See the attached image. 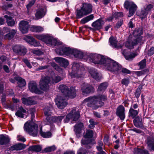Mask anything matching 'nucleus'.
<instances>
[{
    "label": "nucleus",
    "instance_id": "f03ea898",
    "mask_svg": "<svg viewBox=\"0 0 154 154\" xmlns=\"http://www.w3.org/2000/svg\"><path fill=\"white\" fill-rule=\"evenodd\" d=\"M35 111L34 108H31L30 109L31 114V121H27L24 125V130L29 134L34 137L37 135L38 132V126L37 124L34 123L33 120L35 117L34 112Z\"/></svg>",
    "mask_w": 154,
    "mask_h": 154
},
{
    "label": "nucleus",
    "instance_id": "423d86ee",
    "mask_svg": "<svg viewBox=\"0 0 154 154\" xmlns=\"http://www.w3.org/2000/svg\"><path fill=\"white\" fill-rule=\"evenodd\" d=\"M59 88L64 96H76V91L75 87H71L69 88L66 85H60Z\"/></svg>",
    "mask_w": 154,
    "mask_h": 154
},
{
    "label": "nucleus",
    "instance_id": "69168bd1",
    "mask_svg": "<svg viewBox=\"0 0 154 154\" xmlns=\"http://www.w3.org/2000/svg\"><path fill=\"white\" fill-rule=\"evenodd\" d=\"M153 7V5L151 4H149L147 5L145 8V10L148 12L151 11V9Z\"/></svg>",
    "mask_w": 154,
    "mask_h": 154
},
{
    "label": "nucleus",
    "instance_id": "052dcab7",
    "mask_svg": "<svg viewBox=\"0 0 154 154\" xmlns=\"http://www.w3.org/2000/svg\"><path fill=\"white\" fill-rule=\"evenodd\" d=\"M89 122L90 124L89 125V127L90 128H93L95 127V125L97 124L96 122H94L92 119H90Z\"/></svg>",
    "mask_w": 154,
    "mask_h": 154
},
{
    "label": "nucleus",
    "instance_id": "7c9ffc66",
    "mask_svg": "<svg viewBox=\"0 0 154 154\" xmlns=\"http://www.w3.org/2000/svg\"><path fill=\"white\" fill-rule=\"evenodd\" d=\"M23 103L26 105H31L36 103V102L32 100L31 98L29 97L28 98H23L22 99Z\"/></svg>",
    "mask_w": 154,
    "mask_h": 154
},
{
    "label": "nucleus",
    "instance_id": "9b49d317",
    "mask_svg": "<svg viewBox=\"0 0 154 154\" xmlns=\"http://www.w3.org/2000/svg\"><path fill=\"white\" fill-rule=\"evenodd\" d=\"M28 88L31 92L36 94H41L43 93L42 91L38 88L37 83L33 81L29 82L28 84Z\"/></svg>",
    "mask_w": 154,
    "mask_h": 154
},
{
    "label": "nucleus",
    "instance_id": "13d9d810",
    "mask_svg": "<svg viewBox=\"0 0 154 154\" xmlns=\"http://www.w3.org/2000/svg\"><path fill=\"white\" fill-rule=\"evenodd\" d=\"M154 54V47H151L147 52V55L148 56H151Z\"/></svg>",
    "mask_w": 154,
    "mask_h": 154
},
{
    "label": "nucleus",
    "instance_id": "4d7b16f0",
    "mask_svg": "<svg viewBox=\"0 0 154 154\" xmlns=\"http://www.w3.org/2000/svg\"><path fill=\"white\" fill-rule=\"evenodd\" d=\"M22 61L26 64L27 67L30 69L32 68V66L30 63L29 61L27 58H24L22 60Z\"/></svg>",
    "mask_w": 154,
    "mask_h": 154
},
{
    "label": "nucleus",
    "instance_id": "680f3d73",
    "mask_svg": "<svg viewBox=\"0 0 154 154\" xmlns=\"http://www.w3.org/2000/svg\"><path fill=\"white\" fill-rule=\"evenodd\" d=\"M36 0H32L30 1L29 3L26 5V7L27 9L31 8L35 4Z\"/></svg>",
    "mask_w": 154,
    "mask_h": 154
},
{
    "label": "nucleus",
    "instance_id": "6ab92c4d",
    "mask_svg": "<svg viewBox=\"0 0 154 154\" xmlns=\"http://www.w3.org/2000/svg\"><path fill=\"white\" fill-rule=\"evenodd\" d=\"M54 59L55 61L58 63L61 66L66 68L69 65V62L66 59L60 57H57Z\"/></svg>",
    "mask_w": 154,
    "mask_h": 154
},
{
    "label": "nucleus",
    "instance_id": "1a4fd4ad",
    "mask_svg": "<svg viewBox=\"0 0 154 154\" xmlns=\"http://www.w3.org/2000/svg\"><path fill=\"white\" fill-rule=\"evenodd\" d=\"M50 81V78L48 76H46L41 79L39 84L40 89L45 91H48L49 88V84Z\"/></svg>",
    "mask_w": 154,
    "mask_h": 154
},
{
    "label": "nucleus",
    "instance_id": "bf43d9fd",
    "mask_svg": "<svg viewBox=\"0 0 154 154\" xmlns=\"http://www.w3.org/2000/svg\"><path fill=\"white\" fill-rule=\"evenodd\" d=\"M130 81L128 79L125 78L122 79L121 81V83L123 85H124L126 86H128L129 83Z\"/></svg>",
    "mask_w": 154,
    "mask_h": 154
},
{
    "label": "nucleus",
    "instance_id": "dca6fc26",
    "mask_svg": "<svg viewBox=\"0 0 154 154\" xmlns=\"http://www.w3.org/2000/svg\"><path fill=\"white\" fill-rule=\"evenodd\" d=\"M108 86V84L107 82H103L100 84L98 86L97 90V92L99 94L97 96L94 95L93 96H105L103 94L106 89Z\"/></svg>",
    "mask_w": 154,
    "mask_h": 154
},
{
    "label": "nucleus",
    "instance_id": "a19ab883",
    "mask_svg": "<svg viewBox=\"0 0 154 154\" xmlns=\"http://www.w3.org/2000/svg\"><path fill=\"white\" fill-rule=\"evenodd\" d=\"M146 59L144 58L139 63L138 65L140 66V69H142L145 68L146 66Z\"/></svg>",
    "mask_w": 154,
    "mask_h": 154
},
{
    "label": "nucleus",
    "instance_id": "20e7f679",
    "mask_svg": "<svg viewBox=\"0 0 154 154\" xmlns=\"http://www.w3.org/2000/svg\"><path fill=\"white\" fill-rule=\"evenodd\" d=\"M84 69L81 67L80 64L76 62L72 63L71 71H69V74L72 78L83 77Z\"/></svg>",
    "mask_w": 154,
    "mask_h": 154
},
{
    "label": "nucleus",
    "instance_id": "a211bd4d",
    "mask_svg": "<svg viewBox=\"0 0 154 154\" xmlns=\"http://www.w3.org/2000/svg\"><path fill=\"white\" fill-rule=\"evenodd\" d=\"M4 29L6 32H8V34L4 35L5 39L10 40L13 38L16 33V31L14 29L10 30L9 28L7 27H5Z\"/></svg>",
    "mask_w": 154,
    "mask_h": 154
},
{
    "label": "nucleus",
    "instance_id": "5701e85b",
    "mask_svg": "<svg viewBox=\"0 0 154 154\" xmlns=\"http://www.w3.org/2000/svg\"><path fill=\"white\" fill-rule=\"evenodd\" d=\"M14 79L17 82L18 86L20 88L24 87L26 85L25 80L19 76L14 77Z\"/></svg>",
    "mask_w": 154,
    "mask_h": 154
},
{
    "label": "nucleus",
    "instance_id": "2eb2a0df",
    "mask_svg": "<svg viewBox=\"0 0 154 154\" xmlns=\"http://www.w3.org/2000/svg\"><path fill=\"white\" fill-rule=\"evenodd\" d=\"M103 19V18L100 17L92 23L91 26L94 28L95 30H100L102 29L103 26L105 23Z\"/></svg>",
    "mask_w": 154,
    "mask_h": 154
},
{
    "label": "nucleus",
    "instance_id": "f257e3e1",
    "mask_svg": "<svg viewBox=\"0 0 154 154\" xmlns=\"http://www.w3.org/2000/svg\"><path fill=\"white\" fill-rule=\"evenodd\" d=\"M88 59L95 64L103 65L107 70L115 72L120 69L122 66L117 62L110 58L97 54H90Z\"/></svg>",
    "mask_w": 154,
    "mask_h": 154
},
{
    "label": "nucleus",
    "instance_id": "8fccbe9b",
    "mask_svg": "<svg viewBox=\"0 0 154 154\" xmlns=\"http://www.w3.org/2000/svg\"><path fill=\"white\" fill-rule=\"evenodd\" d=\"M144 150H142L140 149L135 148L134 150V154H143Z\"/></svg>",
    "mask_w": 154,
    "mask_h": 154
},
{
    "label": "nucleus",
    "instance_id": "c85d7f7f",
    "mask_svg": "<svg viewBox=\"0 0 154 154\" xmlns=\"http://www.w3.org/2000/svg\"><path fill=\"white\" fill-rule=\"evenodd\" d=\"M25 147L26 146L24 144L19 143L11 146L10 149L11 150H19L24 149Z\"/></svg>",
    "mask_w": 154,
    "mask_h": 154
},
{
    "label": "nucleus",
    "instance_id": "0e129e2a",
    "mask_svg": "<svg viewBox=\"0 0 154 154\" xmlns=\"http://www.w3.org/2000/svg\"><path fill=\"white\" fill-rule=\"evenodd\" d=\"M103 146H97L96 148L98 152L97 154H105V152L102 150Z\"/></svg>",
    "mask_w": 154,
    "mask_h": 154
},
{
    "label": "nucleus",
    "instance_id": "ea45409f",
    "mask_svg": "<svg viewBox=\"0 0 154 154\" xmlns=\"http://www.w3.org/2000/svg\"><path fill=\"white\" fill-rule=\"evenodd\" d=\"M52 117L51 116H46V118L44 120L43 124L44 125H50L53 123L52 120Z\"/></svg>",
    "mask_w": 154,
    "mask_h": 154
},
{
    "label": "nucleus",
    "instance_id": "c756f323",
    "mask_svg": "<svg viewBox=\"0 0 154 154\" xmlns=\"http://www.w3.org/2000/svg\"><path fill=\"white\" fill-rule=\"evenodd\" d=\"M134 125L137 127L140 128L142 126V119L141 117L137 116L133 120Z\"/></svg>",
    "mask_w": 154,
    "mask_h": 154
},
{
    "label": "nucleus",
    "instance_id": "c03bdc74",
    "mask_svg": "<svg viewBox=\"0 0 154 154\" xmlns=\"http://www.w3.org/2000/svg\"><path fill=\"white\" fill-rule=\"evenodd\" d=\"M65 47H60L56 49V53L59 55H64Z\"/></svg>",
    "mask_w": 154,
    "mask_h": 154
},
{
    "label": "nucleus",
    "instance_id": "412c9836",
    "mask_svg": "<svg viewBox=\"0 0 154 154\" xmlns=\"http://www.w3.org/2000/svg\"><path fill=\"white\" fill-rule=\"evenodd\" d=\"M147 146L151 150L154 151V138L152 136H148L145 140Z\"/></svg>",
    "mask_w": 154,
    "mask_h": 154
},
{
    "label": "nucleus",
    "instance_id": "7ed1b4c3",
    "mask_svg": "<svg viewBox=\"0 0 154 154\" xmlns=\"http://www.w3.org/2000/svg\"><path fill=\"white\" fill-rule=\"evenodd\" d=\"M93 5L90 3L83 2L80 9L76 10V18L79 19L91 14L93 11Z\"/></svg>",
    "mask_w": 154,
    "mask_h": 154
},
{
    "label": "nucleus",
    "instance_id": "6e6d98bb",
    "mask_svg": "<svg viewBox=\"0 0 154 154\" xmlns=\"http://www.w3.org/2000/svg\"><path fill=\"white\" fill-rule=\"evenodd\" d=\"M56 148L55 146H49L45 148L44 151L46 152H51L52 151H54L56 149Z\"/></svg>",
    "mask_w": 154,
    "mask_h": 154
},
{
    "label": "nucleus",
    "instance_id": "b1692460",
    "mask_svg": "<svg viewBox=\"0 0 154 154\" xmlns=\"http://www.w3.org/2000/svg\"><path fill=\"white\" fill-rule=\"evenodd\" d=\"M83 126V124L81 122L77 123L74 126V130L75 132V134L78 137H80L81 130Z\"/></svg>",
    "mask_w": 154,
    "mask_h": 154
},
{
    "label": "nucleus",
    "instance_id": "49530a36",
    "mask_svg": "<svg viewBox=\"0 0 154 154\" xmlns=\"http://www.w3.org/2000/svg\"><path fill=\"white\" fill-rule=\"evenodd\" d=\"M32 28L33 32H41L43 30V29L41 26H33Z\"/></svg>",
    "mask_w": 154,
    "mask_h": 154
},
{
    "label": "nucleus",
    "instance_id": "e433bc0d",
    "mask_svg": "<svg viewBox=\"0 0 154 154\" xmlns=\"http://www.w3.org/2000/svg\"><path fill=\"white\" fill-rule=\"evenodd\" d=\"M29 149L36 152H39L41 150L42 147L39 145H36L29 147Z\"/></svg>",
    "mask_w": 154,
    "mask_h": 154
},
{
    "label": "nucleus",
    "instance_id": "37998d69",
    "mask_svg": "<svg viewBox=\"0 0 154 154\" xmlns=\"http://www.w3.org/2000/svg\"><path fill=\"white\" fill-rule=\"evenodd\" d=\"M93 132L92 130H88L86 131V134L84 135V137L85 138H91L93 136Z\"/></svg>",
    "mask_w": 154,
    "mask_h": 154
},
{
    "label": "nucleus",
    "instance_id": "c9c22d12",
    "mask_svg": "<svg viewBox=\"0 0 154 154\" xmlns=\"http://www.w3.org/2000/svg\"><path fill=\"white\" fill-rule=\"evenodd\" d=\"M40 133L41 135L44 138H49L51 137L52 134L50 131L47 132H44L42 131V129L41 128L40 131Z\"/></svg>",
    "mask_w": 154,
    "mask_h": 154
},
{
    "label": "nucleus",
    "instance_id": "cd10ccee",
    "mask_svg": "<svg viewBox=\"0 0 154 154\" xmlns=\"http://www.w3.org/2000/svg\"><path fill=\"white\" fill-rule=\"evenodd\" d=\"M109 42L110 43V45L114 47L115 48H121V46H119L117 45V41L115 38L113 36H111L109 40Z\"/></svg>",
    "mask_w": 154,
    "mask_h": 154
},
{
    "label": "nucleus",
    "instance_id": "864d4df0",
    "mask_svg": "<svg viewBox=\"0 0 154 154\" xmlns=\"http://www.w3.org/2000/svg\"><path fill=\"white\" fill-rule=\"evenodd\" d=\"M148 12L145 10H142L140 14V18L141 19L145 18L147 15Z\"/></svg>",
    "mask_w": 154,
    "mask_h": 154
},
{
    "label": "nucleus",
    "instance_id": "79ce46f5",
    "mask_svg": "<svg viewBox=\"0 0 154 154\" xmlns=\"http://www.w3.org/2000/svg\"><path fill=\"white\" fill-rule=\"evenodd\" d=\"M73 48H71L69 47H65L64 55H69L72 54Z\"/></svg>",
    "mask_w": 154,
    "mask_h": 154
},
{
    "label": "nucleus",
    "instance_id": "aec40b11",
    "mask_svg": "<svg viewBox=\"0 0 154 154\" xmlns=\"http://www.w3.org/2000/svg\"><path fill=\"white\" fill-rule=\"evenodd\" d=\"M125 108L122 105H120L117 109L116 114L122 120L125 118V116L124 113Z\"/></svg>",
    "mask_w": 154,
    "mask_h": 154
},
{
    "label": "nucleus",
    "instance_id": "72a5a7b5",
    "mask_svg": "<svg viewBox=\"0 0 154 154\" xmlns=\"http://www.w3.org/2000/svg\"><path fill=\"white\" fill-rule=\"evenodd\" d=\"M64 116H60L52 117V122H53L56 123L57 125H60Z\"/></svg>",
    "mask_w": 154,
    "mask_h": 154
},
{
    "label": "nucleus",
    "instance_id": "3c124183",
    "mask_svg": "<svg viewBox=\"0 0 154 154\" xmlns=\"http://www.w3.org/2000/svg\"><path fill=\"white\" fill-rule=\"evenodd\" d=\"M123 24V20L121 19L117 21L116 25L114 26V27L116 29H119L122 25Z\"/></svg>",
    "mask_w": 154,
    "mask_h": 154
},
{
    "label": "nucleus",
    "instance_id": "4c0bfd02",
    "mask_svg": "<svg viewBox=\"0 0 154 154\" xmlns=\"http://www.w3.org/2000/svg\"><path fill=\"white\" fill-rule=\"evenodd\" d=\"M94 88L91 85H89L86 87L85 89L83 90V93L88 94L90 93L94 92Z\"/></svg>",
    "mask_w": 154,
    "mask_h": 154
},
{
    "label": "nucleus",
    "instance_id": "e2e57ef3",
    "mask_svg": "<svg viewBox=\"0 0 154 154\" xmlns=\"http://www.w3.org/2000/svg\"><path fill=\"white\" fill-rule=\"evenodd\" d=\"M121 72L122 73L124 74H131V71L125 68H122Z\"/></svg>",
    "mask_w": 154,
    "mask_h": 154
},
{
    "label": "nucleus",
    "instance_id": "f704fd0d",
    "mask_svg": "<svg viewBox=\"0 0 154 154\" xmlns=\"http://www.w3.org/2000/svg\"><path fill=\"white\" fill-rule=\"evenodd\" d=\"M134 42L133 40H131L127 41L125 44V46L129 49H132L134 48V46L136 45L134 44Z\"/></svg>",
    "mask_w": 154,
    "mask_h": 154
},
{
    "label": "nucleus",
    "instance_id": "f3484780",
    "mask_svg": "<svg viewBox=\"0 0 154 154\" xmlns=\"http://www.w3.org/2000/svg\"><path fill=\"white\" fill-rule=\"evenodd\" d=\"M25 40L29 44L34 47L38 46L40 45L39 42L35 40L34 38L30 35H27Z\"/></svg>",
    "mask_w": 154,
    "mask_h": 154
},
{
    "label": "nucleus",
    "instance_id": "338daca9",
    "mask_svg": "<svg viewBox=\"0 0 154 154\" xmlns=\"http://www.w3.org/2000/svg\"><path fill=\"white\" fill-rule=\"evenodd\" d=\"M103 141L105 144L108 145L109 144V136L108 135H105L104 137Z\"/></svg>",
    "mask_w": 154,
    "mask_h": 154
},
{
    "label": "nucleus",
    "instance_id": "4468645a",
    "mask_svg": "<svg viewBox=\"0 0 154 154\" xmlns=\"http://www.w3.org/2000/svg\"><path fill=\"white\" fill-rule=\"evenodd\" d=\"M19 29L21 32L23 34L27 33L29 27V23L26 21L22 20L19 24Z\"/></svg>",
    "mask_w": 154,
    "mask_h": 154
},
{
    "label": "nucleus",
    "instance_id": "09e8293b",
    "mask_svg": "<svg viewBox=\"0 0 154 154\" xmlns=\"http://www.w3.org/2000/svg\"><path fill=\"white\" fill-rule=\"evenodd\" d=\"M112 15H113L114 18L117 19L120 17H123V14L122 12H117L114 13H112Z\"/></svg>",
    "mask_w": 154,
    "mask_h": 154
},
{
    "label": "nucleus",
    "instance_id": "6e6552de",
    "mask_svg": "<svg viewBox=\"0 0 154 154\" xmlns=\"http://www.w3.org/2000/svg\"><path fill=\"white\" fill-rule=\"evenodd\" d=\"M124 6L126 10H129V14L128 16L129 17L134 15L137 8V6L133 2H129L127 0L125 1Z\"/></svg>",
    "mask_w": 154,
    "mask_h": 154
},
{
    "label": "nucleus",
    "instance_id": "f8f14e48",
    "mask_svg": "<svg viewBox=\"0 0 154 154\" xmlns=\"http://www.w3.org/2000/svg\"><path fill=\"white\" fill-rule=\"evenodd\" d=\"M69 97H57L55 100L56 104L60 109H63L67 104V101Z\"/></svg>",
    "mask_w": 154,
    "mask_h": 154
},
{
    "label": "nucleus",
    "instance_id": "4be33fe9",
    "mask_svg": "<svg viewBox=\"0 0 154 154\" xmlns=\"http://www.w3.org/2000/svg\"><path fill=\"white\" fill-rule=\"evenodd\" d=\"M46 12L43 8H39L37 9L35 14V17L38 19H40L45 15Z\"/></svg>",
    "mask_w": 154,
    "mask_h": 154
},
{
    "label": "nucleus",
    "instance_id": "774afa93",
    "mask_svg": "<svg viewBox=\"0 0 154 154\" xmlns=\"http://www.w3.org/2000/svg\"><path fill=\"white\" fill-rule=\"evenodd\" d=\"M86 150L82 148H81L78 151V154H86Z\"/></svg>",
    "mask_w": 154,
    "mask_h": 154
},
{
    "label": "nucleus",
    "instance_id": "a878e982",
    "mask_svg": "<svg viewBox=\"0 0 154 154\" xmlns=\"http://www.w3.org/2000/svg\"><path fill=\"white\" fill-rule=\"evenodd\" d=\"M10 141V139L9 137L4 134L0 135V144L2 145H6L8 144Z\"/></svg>",
    "mask_w": 154,
    "mask_h": 154
},
{
    "label": "nucleus",
    "instance_id": "0eeeda50",
    "mask_svg": "<svg viewBox=\"0 0 154 154\" xmlns=\"http://www.w3.org/2000/svg\"><path fill=\"white\" fill-rule=\"evenodd\" d=\"M102 97H89L86 99L85 101L88 102V104L90 107H93V106L96 105L97 109L99 107L103 106L104 103L102 101H99Z\"/></svg>",
    "mask_w": 154,
    "mask_h": 154
},
{
    "label": "nucleus",
    "instance_id": "39448f33",
    "mask_svg": "<svg viewBox=\"0 0 154 154\" xmlns=\"http://www.w3.org/2000/svg\"><path fill=\"white\" fill-rule=\"evenodd\" d=\"M36 38L45 43L48 45L58 46L62 45L63 43L48 35H35Z\"/></svg>",
    "mask_w": 154,
    "mask_h": 154
},
{
    "label": "nucleus",
    "instance_id": "bb28decb",
    "mask_svg": "<svg viewBox=\"0 0 154 154\" xmlns=\"http://www.w3.org/2000/svg\"><path fill=\"white\" fill-rule=\"evenodd\" d=\"M72 55H73L75 58L79 59L83 58L84 56V54L82 52L74 48L73 49Z\"/></svg>",
    "mask_w": 154,
    "mask_h": 154
},
{
    "label": "nucleus",
    "instance_id": "9d476101",
    "mask_svg": "<svg viewBox=\"0 0 154 154\" xmlns=\"http://www.w3.org/2000/svg\"><path fill=\"white\" fill-rule=\"evenodd\" d=\"M79 117V113L78 111H76L75 109H72L70 112L66 116L65 119H64V122L65 123L68 122L70 119L73 121H77Z\"/></svg>",
    "mask_w": 154,
    "mask_h": 154
},
{
    "label": "nucleus",
    "instance_id": "5fc2aeb1",
    "mask_svg": "<svg viewBox=\"0 0 154 154\" xmlns=\"http://www.w3.org/2000/svg\"><path fill=\"white\" fill-rule=\"evenodd\" d=\"M51 108L49 107L48 109L46 107L44 109V113L45 115L47 116H50L51 114Z\"/></svg>",
    "mask_w": 154,
    "mask_h": 154
},
{
    "label": "nucleus",
    "instance_id": "a18cd8bd",
    "mask_svg": "<svg viewBox=\"0 0 154 154\" xmlns=\"http://www.w3.org/2000/svg\"><path fill=\"white\" fill-rule=\"evenodd\" d=\"M137 55V54L135 53H131L129 55L125 56V58L127 60H130L133 59Z\"/></svg>",
    "mask_w": 154,
    "mask_h": 154
},
{
    "label": "nucleus",
    "instance_id": "58836bf2",
    "mask_svg": "<svg viewBox=\"0 0 154 154\" xmlns=\"http://www.w3.org/2000/svg\"><path fill=\"white\" fill-rule=\"evenodd\" d=\"M134 38L133 39L134 42V44L137 45L139 43H140L142 41L143 36H134Z\"/></svg>",
    "mask_w": 154,
    "mask_h": 154
},
{
    "label": "nucleus",
    "instance_id": "ddd939ff",
    "mask_svg": "<svg viewBox=\"0 0 154 154\" xmlns=\"http://www.w3.org/2000/svg\"><path fill=\"white\" fill-rule=\"evenodd\" d=\"M13 50L14 52L20 55H24L27 52V49L22 45H15L13 48Z\"/></svg>",
    "mask_w": 154,
    "mask_h": 154
},
{
    "label": "nucleus",
    "instance_id": "2f4dec72",
    "mask_svg": "<svg viewBox=\"0 0 154 154\" xmlns=\"http://www.w3.org/2000/svg\"><path fill=\"white\" fill-rule=\"evenodd\" d=\"M143 28L142 27L138 28H136L133 32V36H138L140 35L141 36L143 33Z\"/></svg>",
    "mask_w": 154,
    "mask_h": 154
},
{
    "label": "nucleus",
    "instance_id": "473e14b6",
    "mask_svg": "<svg viewBox=\"0 0 154 154\" xmlns=\"http://www.w3.org/2000/svg\"><path fill=\"white\" fill-rule=\"evenodd\" d=\"M139 112V110H136L130 108L128 112V116L130 117L134 118L138 114Z\"/></svg>",
    "mask_w": 154,
    "mask_h": 154
},
{
    "label": "nucleus",
    "instance_id": "603ef678",
    "mask_svg": "<svg viewBox=\"0 0 154 154\" xmlns=\"http://www.w3.org/2000/svg\"><path fill=\"white\" fill-rule=\"evenodd\" d=\"M13 5L11 3L8 2H7V5H4L2 6L3 9L5 11L7 10L9 8H11L12 7Z\"/></svg>",
    "mask_w": 154,
    "mask_h": 154
},
{
    "label": "nucleus",
    "instance_id": "393cba45",
    "mask_svg": "<svg viewBox=\"0 0 154 154\" xmlns=\"http://www.w3.org/2000/svg\"><path fill=\"white\" fill-rule=\"evenodd\" d=\"M89 72L91 76L95 80L98 81L100 80V77L98 71L94 68L90 69Z\"/></svg>",
    "mask_w": 154,
    "mask_h": 154
},
{
    "label": "nucleus",
    "instance_id": "de8ad7c7",
    "mask_svg": "<svg viewBox=\"0 0 154 154\" xmlns=\"http://www.w3.org/2000/svg\"><path fill=\"white\" fill-rule=\"evenodd\" d=\"M143 85L140 84L139 86L137 88V89L135 93V96H140L141 93V90L142 88Z\"/></svg>",
    "mask_w": 154,
    "mask_h": 154
}]
</instances>
